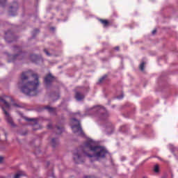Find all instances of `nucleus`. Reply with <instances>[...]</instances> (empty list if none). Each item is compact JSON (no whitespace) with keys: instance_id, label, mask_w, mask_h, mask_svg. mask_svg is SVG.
I'll return each mask as SVG.
<instances>
[{"instance_id":"412c9836","label":"nucleus","mask_w":178,"mask_h":178,"mask_svg":"<svg viewBox=\"0 0 178 178\" xmlns=\"http://www.w3.org/2000/svg\"><path fill=\"white\" fill-rule=\"evenodd\" d=\"M155 173H159V165H156L154 166V169Z\"/></svg>"},{"instance_id":"473e14b6","label":"nucleus","mask_w":178,"mask_h":178,"mask_svg":"<svg viewBox=\"0 0 178 178\" xmlns=\"http://www.w3.org/2000/svg\"><path fill=\"white\" fill-rule=\"evenodd\" d=\"M115 51H119L120 47H115Z\"/></svg>"},{"instance_id":"4468645a","label":"nucleus","mask_w":178,"mask_h":178,"mask_svg":"<svg viewBox=\"0 0 178 178\" xmlns=\"http://www.w3.org/2000/svg\"><path fill=\"white\" fill-rule=\"evenodd\" d=\"M54 130H56V134H62V133H63V127H60L56 125L54 127Z\"/></svg>"},{"instance_id":"4be33fe9","label":"nucleus","mask_w":178,"mask_h":178,"mask_svg":"<svg viewBox=\"0 0 178 178\" xmlns=\"http://www.w3.org/2000/svg\"><path fill=\"white\" fill-rule=\"evenodd\" d=\"M6 4V0H0V6H5Z\"/></svg>"},{"instance_id":"9b49d317","label":"nucleus","mask_w":178,"mask_h":178,"mask_svg":"<svg viewBox=\"0 0 178 178\" xmlns=\"http://www.w3.org/2000/svg\"><path fill=\"white\" fill-rule=\"evenodd\" d=\"M75 98L77 101H81L84 99L85 96L80 92H76L75 94Z\"/></svg>"},{"instance_id":"c756f323","label":"nucleus","mask_w":178,"mask_h":178,"mask_svg":"<svg viewBox=\"0 0 178 178\" xmlns=\"http://www.w3.org/2000/svg\"><path fill=\"white\" fill-rule=\"evenodd\" d=\"M3 162V156H0V163H2Z\"/></svg>"},{"instance_id":"dca6fc26","label":"nucleus","mask_w":178,"mask_h":178,"mask_svg":"<svg viewBox=\"0 0 178 178\" xmlns=\"http://www.w3.org/2000/svg\"><path fill=\"white\" fill-rule=\"evenodd\" d=\"M106 131L108 134H112L113 133V126L110 124V127L106 128Z\"/></svg>"},{"instance_id":"7ed1b4c3","label":"nucleus","mask_w":178,"mask_h":178,"mask_svg":"<svg viewBox=\"0 0 178 178\" xmlns=\"http://www.w3.org/2000/svg\"><path fill=\"white\" fill-rule=\"evenodd\" d=\"M0 102H2L4 106H2V110L3 111V113L6 116V120H7L8 123L12 126V127H16V125L13 122V119H12V117H10V114L7 111H10V104L8 102V100L3 99V97H0ZM7 109V111H6Z\"/></svg>"},{"instance_id":"f704fd0d","label":"nucleus","mask_w":178,"mask_h":178,"mask_svg":"<svg viewBox=\"0 0 178 178\" xmlns=\"http://www.w3.org/2000/svg\"><path fill=\"white\" fill-rule=\"evenodd\" d=\"M51 30H54V28H51Z\"/></svg>"},{"instance_id":"bb28decb","label":"nucleus","mask_w":178,"mask_h":178,"mask_svg":"<svg viewBox=\"0 0 178 178\" xmlns=\"http://www.w3.org/2000/svg\"><path fill=\"white\" fill-rule=\"evenodd\" d=\"M126 126H122V127H121V130H122V131H126L124 129H126Z\"/></svg>"},{"instance_id":"2eb2a0df","label":"nucleus","mask_w":178,"mask_h":178,"mask_svg":"<svg viewBox=\"0 0 178 178\" xmlns=\"http://www.w3.org/2000/svg\"><path fill=\"white\" fill-rule=\"evenodd\" d=\"M99 22L103 24L104 27H108L109 26V22L106 19H99Z\"/></svg>"},{"instance_id":"f8f14e48","label":"nucleus","mask_w":178,"mask_h":178,"mask_svg":"<svg viewBox=\"0 0 178 178\" xmlns=\"http://www.w3.org/2000/svg\"><path fill=\"white\" fill-rule=\"evenodd\" d=\"M44 109H46V111H48L49 113H53L54 115L56 113V108H53L49 106H44Z\"/></svg>"},{"instance_id":"a878e982","label":"nucleus","mask_w":178,"mask_h":178,"mask_svg":"<svg viewBox=\"0 0 178 178\" xmlns=\"http://www.w3.org/2000/svg\"><path fill=\"white\" fill-rule=\"evenodd\" d=\"M7 99H9L10 101H11V102H13V98H12L11 97H6Z\"/></svg>"},{"instance_id":"0eeeda50","label":"nucleus","mask_w":178,"mask_h":178,"mask_svg":"<svg viewBox=\"0 0 178 178\" xmlns=\"http://www.w3.org/2000/svg\"><path fill=\"white\" fill-rule=\"evenodd\" d=\"M55 76L52 75V74L49 73L44 77V85L46 87L49 88L52 86V83L55 81Z\"/></svg>"},{"instance_id":"4c0bfd02","label":"nucleus","mask_w":178,"mask_h":178,"mask_svg":"<svg viewBox=\"0 0 178 178\" xmlns=\"http://www.w3.org/2000/svg\"><path fill=\"white\" fill-rule=\"evenodd\" d=\"M121 98H123V96H122Z\"/></svg>"},{"instance_id":"1a4fd4ad","label":"nucleus","mask_w":178,"mask_h":178,"mask_svg":"<svg viewBox=\"0 0 178 178\" xmlns=\"http://www.w3.org/2000/svg\"><path fill=\"white\" fill-rule=\"evenodd\" d=\"M5 38H6V41H7V42H13V41H15V40H16L15 35L10 31H8L6 33Z\"/></svg>"},{"instance_id":"f257e3e1","label":"nucleus","mask_w":178,"mask_h":178,"mask_svg":"<svg viewBox=\"0 0 178 178\" xmlns=\"http://www.w3.org/2000/svg\"><path fill=\"white\" fill-rule=\"evenodd\" d=\"M106 154H108V150L101 146H97L94 140L89 139L85 143L83 151L78 150L74 153L73 159L75 163H83L86 156L95 158L97 161H99L105 158Z\"/></svg>"},{"instance_id":"c9c22d12","label":"nucleus","mask_w":178,"mask_h":178,"mask_svg":"<svg viewBox=\"0 0 178 178\" xmlns=\"http://www.w3.org/2000/svg\"><path fill=\"white\" fill-rule=\"evenodd\" d=\"M0 178H5V177H0Z\"/></svg>"},{"instance_id":"e433bc0d","label":"nucleus","mask_w":178,"mask_h":178,"mask_svg":"<svg viewBox=\"0 0 178 178\" xmlns=\"http://www.w3.org/2000/svg\"><path fill=\"white\" fill-rule=\"evenodd\" d=\"M143 178H147V177H143Z\"/></svg>"},{"instance_id":"cd10ccee","label":"nucleus","mask_w":178,"mask_h":178,"mask_svg":"<svg viewBox=\"0 0 178 178\" xmlns=\"http://www.w3.org/2000/svg\"><path fill=\"white\" fill-rule=\"evenodd\" d=\"M13 106H16V108H20V106L16 103L13 104Z\"/></svg>"},{"instance_id":"393cba45","label":"nucleus","mask_w":178,"mask_h":178,"mask_svg":"<svg viewBox=\"0 0 178 178\" xmlns=\"http://www.w3.org/2000/svg\"><path fill=\"white\" fill-rule=\"evenodd\" d=\"M169 147L171 152H175V146H173L172 145H169Z\"/></svg>"},{"instance_id":"c85d7f7f","label":"nucleus","mask_w":178,"mask_h":178,"mask_svg":"<svg viewBox=\"0 0 178 178\" xmlns=\"http://www.w3.org/2000/svg\"><path fill=\"white\" fill-rule=\"evenodd\" d=\"M47 129H52V124H49L47 125Z\"/></svg>"},{"instance_id":"aec40b11","label":"nucleus","mask_w":178,"mask_h":178,"mask_svg":"<svg viewBox=\"0 0 178 178\" xmlns=\"http://www.w3.org/2000/svg\"><path fill=\"white\" fill-rule=\"evenodd\" d=\"M38 33H40V29H34L33 33V37H35V34H38Z\"/></svg>"},{"instance_id":"2f4dec72","label":"nucleus","mask_w":178,"mask_h":178,"mask_svg":"<svg viewBox=\"0 0 178 178\" xmlns=\"http://www.w3.org/2000/svg\"><path fill=\"white\" fill-rule=\"evenodd\" d=\"M152 33L153 35H154V34H156V29L153 30Z\"/></svg>"},{"instance_id":"f3484780","label":"nucleus","mask_w":178,"mask_h":178,"mask_svg":"<svg viewBox=\"0 0 178 178\" xmlns=\"http://www.w3.org/2000/svg\"><path fill=\"white\" fill-rule=\"evenodd\" d=\"M22 176H24V173L22 171H19L14 175V178H19L22 177Z\"/></svg>"},{"instance_id":"a211bd4d","label":"nucleus","mask_w":178,"mask_h":178,"mask_svg":"<svg viewBox=\"0 0 178 178\" xmlns=\"http://www.w3.org/2000/svg\"><path fill=\"white\" fill-rule=\"evenodd\" d=\"M30 58L32 62H37V60L38 59V57L35 54L31 55Z\"/></svg>"},{"instance_id":"5701e85b","label":"nucleus","mask_w":178,"mask_h":178,"mask_svg":"<svg viewBox=\"0 0 178 178\" xmlns=\"http://www.w3.org/2000/svg\"><path fill=\"white\" fill-rule=\"evenodd\" d=\"M106 77H108V76L106 75H104V76H102V78L99 79V82L104 83V81L105 80V79H106Z\"/></svg>"},{"instance_id":"423d86ee","label":"nucleus","mask_w":178,"mask_h":178,"mask_svg":"<svg viewBox=\"0 0 178 178\" xmlns=\"http://www.w3.org/2000/svg\"><path fill=\"white\" fill-rule=\"evenodd\" d=\"M72 123H74L72 127L73 133H74V134H77V136H84V132L83 131V129H81L80 121L76 118H72Z\"/></svg>"},{"instance_id":"6e6552de","label":"nucleus","mask_w":178,"mask_h":178,"mask_svg":"<svg viewBox=\"0 0 178 178\" xmlns=\"http://www.w3.org/2000/svg\"><path fill=\"white\" fill-rule=\"evenodd\" d=\"M19 8V4L17 2H14L10 7L9 15L10 16H16V12Z\"/></svg>"},{"instance_id":"f03ea898","label":"nucleus","mask_w":178,"mask_h":178,"mask_svg":"<svg viewBox=\"0 0 178 178\" xmlns=\"http://www.w3.org/2000/svg\"><path fill=\"white\" fill-rule=\"evenodd\" d=\"M38 79V74H33L31 71L24 72L21 74L18 87L25 95L35 97L40 92L38 90V87H40Z\"/></svg>"},{"instance_id":"72a5a7b5","label":"nucleus","mask_w":178,"mask_h":178,"mask_svg":"<svg viewBox=\"0 0 178 178\" xmlns=\"http://www.w3.org/2000/svg\"><path fill=\"white\" fill-rule=\"evenodd\" d=\"M4 134H5L6 137V136H8V134H6V132H5Z\"/></svg>"},{"instance_id":"7c9ffc66","label":"nucleus","mask_w":178,"mask_h":178,"mask_svg":"<svg viewBox=\"0 0 178 178\" xmlns=\"http://www.w3.org/2000/svg\"><path fill=\"white\" fill-rule=\"evenodd\" d=\"M74 115H79V118L83 117V115H80V112L75 113Z\"/></svg>"},{"instance_id":"39448f33","label":"nucleus","mask_w":178,"mask_h":178,"mask_svg":"<svg viewBox=\"0 0 178 178\" xmlns=\"http://www.w3.org/2000/svg\"><path fill=\"white\" fill-rule=\"evenodd\" d=\"M14 52H18L15 55L8 54V62H15V60H22L24 58V53L22 51V47L14 46Z\"/></svg>"},{"instance_id":"b1692460","label":"nucleus","mask_w":178,"mask_h":178,"mask_svg":"<svg viewBox=\"0 0 178 178\" xmlns=\"http://www.w3.org/2000/svg\"><path fill=\"white\" fill-rule=\"evenodd\" d=\"M44 54H46V55L47 56H52V54H51L49 52H48V49H44Z\"/></svg>"},{"instance_id":"9d476101","label":"nucleus","mask_w":178,"mask_h":178,"mask_svg":"<svg viewBox=\"0 0 178 178\" xmlns=\"http://www.w3.org/2000/svg\"><path fill=\"white\" fill-rule=\"evenodd\" d=\"M25 120H26V122H33V130L35 131L40 129V124H38V121L37 120V119L25 118Z\"/></svg>"},{"instance_id":"6ab92c4d","label":"nucleus","mask_w":178,"mask_h":178,"mask_svg":"<svg viewBox=\"0 0 178 178\" xmlns=\"http://www.w3.org/2000/svg\"><path fill=\"white\" fill-rule=\"evenodd\" d=\"M145 67V62H143L140 66H139V69L140 70H141V72H144V69Z\"/></svg>"},{"instance_id":"ddd939ff","label":"nucleus","mask_w":178,"mask_h":178,"mask_svg":"<svg viewBox=\"0 0 178 178\" xmlns=\"http://www.w3.org/2000/svg\"><path fill=\"white\" fill-rule=\"evenodd\" d=\"M59 145V140L58 138H53L51 139V146L53 148H56Z\"/></svg>"},{"instance_id":"20e7f679","label":"nucleus","mask_w":178,"mask_h":178,"mask_svg":"<svg viewBox=\"0 0 178 178\" xmlns=\"http://www.w3.org/2000/svg\"><path fill=\"white\" fill-rule=\"evenodd\" d=\"M92 112H95V115L100 119V120H106L109 118V113L103 107L98 106H95L92 108Z\"/></svg>"}]
</instances>
